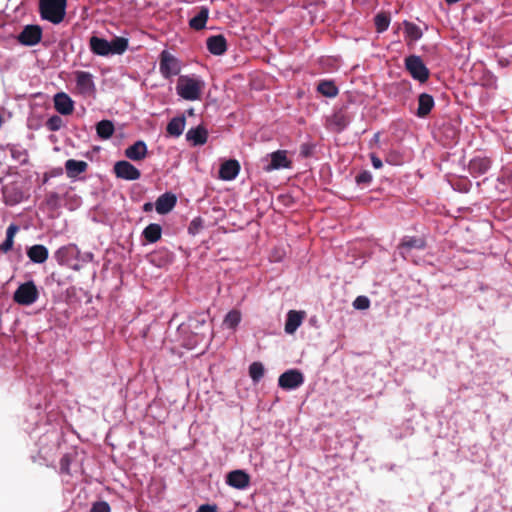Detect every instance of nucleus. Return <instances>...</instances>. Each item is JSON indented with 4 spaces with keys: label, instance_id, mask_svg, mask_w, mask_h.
Masks as SVG:
<instances>
[{
    "label": "nucleus",
    "instance_id": "nucleus-22",
    "mask_svg": "<svg viewBox=\"0 0 512 512\" xmlns=\"http://www.w3.org/2000/svg\"><path fill=\"white\" fill-rule=\"evenodd\" d=\"M147 146L144 141H136L125 150V156L133 161H140L146 157Z\"/></svg>",
    "mask_w": 512,
    "mask_h": 512
},
{
    "label": "nucleus",
    "instance_id": "nucleus-32",
    "mask_svg": "<svg viewBox=\"0 0 512 512\" xmlns=\"http://www.w3.org/2000/svg\"><path fill=\"white\" fill-rule=\"evenodd\" d=\"M13 159L18 161L20 164L28 163L29 157L27 150L18 145H13L9 148Z\"/></svg>",
    "mask_w": 512,
    "mask_h": 512
},
{
    "label": "nucleus",
    "instance_id": "nucleus-51",
    "mask_svg": "<svg viewBox=\"0 0 512 512\" xmlns=\"http://www.w3.org/2000/svg\"><path fill=\"white\" fill-rule=\"evenodd\" d=\"M192 226L197 227L196 220H193V221L191 222V225H190V227H189V230H190V231L192 230Z\"/></svg>",
    "mask_w": 512,
    "mask_h": 512
},
{
    "label": "nucleus",
    "instance_id": "nucleus-46",
    "mask_svg": "<svg viewBox=\"0 0 512 512\" xmlns=\"http://www.w3.org/2000/svg\"><path fill=\"white\" fill-rule=\"evenodd\" d=\"M196 512H217V507L215 505L203 504Z\"/></svg>",
    "mask_w": 512,
    "mask_h": 512
},
{
    "label": "nucleus",
    "instance_id": "nucleus-5",
    "mask_svg": "<svg viewBox=\"0 0 512 512\" xmlns=\"http://www.w3.org/2000/svg\"><path fill=\"white\" fill-rule=\"evenodd\" d=\"M405 67L412 78L418 80L420 83H425L429 79L430 71L420 56L410 55L406 57Z\"/></svg>",
    "mask_w": 512,
    "mask_h": 512
},
{
    "label": "nucleus",
    "instance_id": "nucleus-49",
    "mask_svg": "<svg viewBox=\"0 0 512 512\" xmlns=\"http://www.w3.org/2000/svg\"><path fill=\"white\" fill-rule=\"evenodd\" d=\"M459 1H460V0H445V2H446L447 4H450V5H451V4H455V3L459 2Z\"/></svg>",
    "mask_w": 512,
    "mask_h": 512
},
{
    "label": "nucleus",
    "instance_id": "nucleus-15",
    "mask_svg": "<svg viewBox=\"0 0 512 512\" xmlns=\"http://www.w3.org/2000/svg\"><path fill=\"white\" fill-rule=\"evenodd\" d=\"M54 107L62 115H70L74 110L73 100L64 92L54 96Z\"/></svg>",
    "mask_w": 512,
    "mask_h": 512
},
{
    "label": "nucleus",
    "instance_id": "nucleus-25",
    "mask_svg": "<svg viewBox=\"0 0 512 512\" xmlns=\"http://www.w3.org/2000/svg\"><path fill=\"white\" fill-rule=\"evenodd\" d=\"M491 166V161L487 157H475L469 162V171L472 174H485Z\"/></svg>",
    "mask_w": 512,
    "mask_h": 512
},
{
    "label": "nucleus",
    "instance_id": "nucleus-31",
    "mask_svg": "<svg viewBox=\"0 0 512 512\" xmlns=\"http://www.w3.org/2000/svg\"><path fill=\"white\" fill-rule=\"evenodd\" d=\"M114 124L110 120H102L96 125L97 135L101 139H109L114 133Z\"/></svg>",
    "mask_w": 512,
    "mask_h": 512
},
{
    "label": "nucleus",
    "instance_id": "nucleus-10",
    "mask_svg": "<svg viewBox=\"0 0 512 512\" xmlns=\"http://www.w3.org/2000/svg\"><path fill=\"white\" fill-rule=\"evenodd\" d=\"M114 173L117 178L124 180H138L141 177L139 169H137L130 162L122 160L118 161L114 165Z\"/></svg>",
    "mask_w": 512,
    "mask_h": 512
},
{
    "label": "nucleus",
    "instance_id": "nucleus-23",
    "mask_svg": "<svg viewBox=\"0 0 512 512\" xmlns=\"http://www.w3.org/2000/svg\"><path fill=\"white\" fill-rule=\"evenodd\" d=\"M304 318V312L290 310L287 314L285 323V331L288 334H293L301 325Z\"/></svg>",
    "mask_w": 512,
    "mask_h": 512
},
{
    "label": "nucleus",
    "instance_id": "nucleus-28",
    "mask_svg": "<svg viewBox=\"0 0 512 512\" xmlns=\"http://www.w3.org/2000/svg\"><path fill=\"white\" fill-rule=\"evenodd\" d=\"M142 235L147 242L156 243L161 239L162 227L157 223H151L143 230Z\"/></svg>",
    "mask_w": 512,
    "mask_h": 512
},
{
    "label": "nucleus",
    "instance_id": "nucleus-8",
    "mask_svg": "<svg viewBox=\"0 0 512 512\" xmlns=\"http://www.w3.org/2000/svg\"><path fill=\"white\" fill-rule=\"evenodd\" d=\"M304 382L303 374L297 369H290L279 376L278 385L285 390L296 389Z\"/></svg>",
    "mask_w": 512,
    "mask_h": 512
},
{
    "label": "nucleus",
    "instance_id": "nucleus-26",
    "mask_svg": "<svg viewBox=\"0 0 512 512\" xmlns=\"http://www.w3.org/2000/svg\"><path fill=\"white\" fill-rule=\"evenodd\" d=\"M209 16V9L207 7H201L199 12L190 19L189 26L194 30H202L206 26V22Z\"/></svg>",
    "mask_w": 512,
    "mask_h": 512
},
{
    "label": "nucleus",
    "instance_id": "nucleus-39",
    "mask_svg": "<svg viewBox=\"0 0 512 512\" xmlns=\"http://www.w3.org/2000/svg\"><path fill=\"white\" fill-rule=\"evenodd\" d=\"M72 249L73 248L71 246H63L56 251L55 257L60 265H63L67 262V257L72 251Z\"/></svg>",
    "mask_w": 512,
    "mask_h": 512
},
{
    "label": "nucleus",
    "instance_id": "nucleus-30",
    "mask_svg": "<svg viewBox=\"0 0 512 512\" xmlns=\"http://www.w3.org/2000/svg\"><path fill=\"white\" fill-rule=\"evenodd\" d=\"M19 231V227L16 224H10L6 230V239L0 244V251L2 253L9 252L14 244V237Z\"/></svg>",
    "mask_w": 512,
    "mask_h": 512
},
{
    "label": "nucleus",
    "instance_id": "nucleus-21",
    "mask_svg": "<svg viewBox=\"0 0 512 512\" xmlns=\"http://www.w3.org/2000/svg\"><path fill=\"white\" fill-rule=\"evenodd\" d=\"M2 191L5 203L8 205L18 204L24 198L23 192L15 184L4 186Z\"/></svg>",
    "mask_w": 512,
    "mask_h": 512
},
{
    "label": "nucleus",
    "instance_id": "nucleus-3",
    "mask_svg": "<svg viewBox=\"0 0 512 512\" xmlns=\"http://www.w3.org/2000/svg\"><path fill=\"white\" fill-rule=\"evenodd\" d=\"M204 86L205 83L203 80L188 75H182L178 78L176 91L183 99L195 101L200 99Z\"/></svg>",
    "mask_w": 512,
    "mask_h": 512
},
{
    "label": "nucleus",
    "instance_id": "nucleus-4",
    "mask_svg": "<svg viewBox=\"0 0 512 512\" xmlns=\"http://www.w3.org/2000/svg\"><path fill=\"white\" fill-rule=\"evenodd\" d=\"M38 297V288L32 280L20 284L13 294L14 302L23 306L32 305L37 301Z\"/></svg>",
    "mask_w": 512,
    "mask_h": 512
},
{
    "label": "nucleus",
    "instance_id": "nucleus-1",
    "mask_svg": "<svg viewBox=\"0 0 512 512\" xmlns=\"http://www.w3.org/2000/svg\"><path fill=\"white\" fill-rule=\"evenodd\" d=\"M89 47L92 53L98 56L121 55L128 48V39L116 37L111 42L98 36H92L89 40Z\"/></svg>",
    "mask_w": 512,
    "mask_h": 512
},
{
    "label": "nucleus",
    "instance_id": "nucleus-29",
    "mask_svg": "<svg viewBox=\"0 0 512 512\" xmlns=\"http://www.w3.org/2000/svg\"><path fill=\"white\" fill-rule=\"evenodd\" d=\"M317 91L328 98H334L339 93L337 86L331 80L320 81L317 85Z\"/></svg>",
    "mask_w": 512,
    "mask_h": 512
},
{
    "label": "nucleus",
    "instance_id": "nucleus-36",
    "mask_svg": "<svg viewBox=\"0 0 512 512\" xmlns=\"http://www.w3.org/2000/svg\"><path fill=\"white\" fill-rule=\"evenodd\" d=\"M405 34L409 39L413 41H416L422 37L421 29L416 24L410 22L405 23Z\"/></svg>",
    "mask_w": 512,
    "mask_h": 512
},
{
    "label": "nucleus",
    "instance_id": "nucleus-27",
    "mask_svg": "<svg viewBox=\"0 0 512 512\" xmlns=\"http://www.w3.org/2000/svg\"><path fill=\"white\" fill-rule=\"evenodd\" d=\"M185 124L186 119L183 115L179 117H174L169 121L166 127V131L171 136L179 137L184 131Z\"/></svg>",
    "mask_w": 512,
    "mask_h": 512
},
{
    "label": "nucleus",
    "instance_id": "nucleus-37",
    "mask_svg": "<svg viewBox=\"0 0 512 512\" xmlns=\"http://www.w3.org/2000/svg\"><path fill=\"white\" fill-rule=\"evenodd\" d=\"M332 124L335 125L337 131L340 132L347 127L349 119L344 113L338 112L333 115Z\"/></svg>",
    "mask_w": 512,
    "mask_h": 512
},
{
    "label": "nucleus",
    "instance_id": "nucleus-9",
    "mask_svg": "<svg viewBox=\"0 0 512 512\" xmlns=\"http://www.w3.org/2000/svg\"><path fill=\"white\" fill-rule=\"evenodd\" d=\"M18 41L25 46H34L42 39V28L39 25H27L17 37Z\"/></svg>",
    "mask_w": 512,
    "mask_h": 512
},
{
    "label": "nucleus",
    "instance_id": "nucleus-18",
    "mask_svg": "<svg viewBox=\"0 0 512 512\" xmlns=\"http://www.w3.org/2000/svg\"><path fill=\"white\" fill-rule=\"evenodd\" d=\"M435 105L434 98L427 93H421L418 96V108L416 115L419 118H425L428 116Z\"/></svg>",
    "mask_w": 512,
    "mask_h": 512
},
{
    "label": "nucleus",
    "instance_id": "nucleus-19",
    "mask_svg": "<svg viewBox=\"0 0 512 512\" xmlns=\"http://www.w3.org/2000/svg\"><path fill=\"white\" fill-rule=\"evenodd\" d=\"M177 198L172 193H165L158 197L155 203L156 211L159 214H167L176 205Z\"/></svg>",
    "mask_w": 512,
    "mask_h": 512
},
{
    "label": "nucleus",
    "instance_id": "nucleus-12",
    "mask_svg": "<svg viewBox=\"0 0 512 512\" xmlns=\"http://www.w3.org/2000/svg\"><path fill=\"white\" fill-rule=\"evenodd\" d=\"M271 161L264 167L266 172L278 170L281 168H289L291 161L287 158V152L285 150H277L270 154Z\"/></svg>",
    "mask_w": 512,
    "mask_h": 512
},
{
    "label": "nucleus",
    "instance_id": "nucleus-42",
    "mask_svg": "<svg viewBox=\"0 0 512 512\" xmlns=\"http://www.w3.org/2000/svg\"><path fill=\"white\" fill-rule=\"evenodd\" d=\"M353 306L355 309H358V310L368 309L370 306V300L366 296H358L354 300Z\"/></svg>",
    "mask_w": 512,
    "mask_h": 512
},
{
    "label": "nucleus",
    "instance_id": "nucleus-38",
    "mask_svg": "<svg viewBox=\"0 0 512 512\" xmlns=\"http://www.w3.org/2000/svg\"><path fill=\"white\" fill-rule=\"evenodd\" d=\"M62 126H63V120L58 115L51 116L46 122V127L48 128L49 131H52V132L60 130L62 128Z\"/></svg>",
    "mask_w": 512,
    "mask_h": 512
},
{
    "label": "nucleus",
    "instance_id": "nucleus-2",
    "mask_svg": "<svg viewBox=\"0 0 512 512\" xmlns=\"http://www.w3.org/2000/svg\"><path fill=\"white\" fill-rule=\"evenodd\" d=\"M67 0H39V14L43 20L60 24L66 15Z\"/></svg>",
    "mask_w": 512,
    "mask_h": 512
},
{
    "label": "nucleus",
    "instance_id": "nucleus-44",
    "mask_svg": "<svg viewBox=\"0 0 512 512\" xmlns=\"http://www.w3.org/2000/svg\"><path fill=\"white\" fill-rule=\"evenodd\" d=\"M70 458L68 455H64L60 459V470L63 473L69 474Z\"/></svg>",
    "mask_w": 512,
    "mask_h": 512
},
{
    "label": "nucleus",
    "instance_id": "nucleus-7",
    "mask_svg": "<svg viewBox=\"0 0 512 512\" xmlns=\"http://www.w3.org/2000/svg\"><path fill=\"white\" fill-rule=\"evenodd\" d=\"M427 246L424 237L404 236L397 246V250L401 257L406 259L412 249L423 250Z\"/></svg>",
    "mask_w": 512,
    "mask_h": 512
},
{
    "label": "nucleus",
    "instance_id": "nucleus-24",
    "mask_svg": "<svg viewBox=\"0 0 512 512\" xmlns=\"http://www.w3.org/2000/svg\"><path fill=\"white\" fill-rule=\"evenodd\" d=\"M186 138L194 146L204 145L207 142L208 132L203 126H198L188 130Z\"/></svg>",
    "mask_w": 512,
    "mask_h": 512
},
{
    "label": "nucleus",
    "instance_id": "nucleus-17",
    "mask_svg": "<svg viewBox=\"0 0 512 512\" xmlns=\"http://www.w3.org/2000/svg\"><path fill=\"white\" fill-rule=\"evenodd\" d=\"M26 254L30 261L36 264H42L47 261L49 257V251L47 247L42 244H35L29 247Z\"/></svg>",
    "mask_w": 512,
    "mask_h": 512
},
{
    "label": "nucleus",
    "instance_id": "nucleus-20",
    "mask_svg": "<svg viewBox=\"0 0 512 512\" xmlns=\"http://www.w3.org/2000/svg\"><path fill=\"white\" fill-rule=\"evenodd\" d=\"M88 169V163L81 160L68 159L65 162V170L68 178H76L78 175L85 173Z\"/></svg>",
    "mask_w": 512,
    "mask_h": 512
},
{
    "label": "nucleus",
    "instance_id": "nucleus-11",
    "mask_svg": "<svg viewBox=\"0 0 512 512\" xmlns=\"http://www.w3.org/2000/svg\"><path fill=\"white\" fill-rule=\"evenodd\" d=\"M76 87L83 95H91L95 92V84L92 74L86 71L75 72Z\"/></svg>",
    "mask_w": 512,
    "mask_h": 512
},
{
    "label": "nucleus",
    "instance_id": "nucleus-41",
    "mask_svg": "<svg viewBox=\"0 0 512 512\" xmlns=\"http://www.w3.org/2000/svg\"><path fill=\"white\" fill-rule=\"evenodd\" d=\"M45 202L47 206H49L52 209H55L59 206L60 196L57 192H49L46 195Z\"/></svg>",
    "mask_w": 512,
    "mask_h": 512
},
{
    "label": "nucleus",
    "instance_id": "nucleus-48",
    "mask_svg": "<svg viewBox=\"0 0 512 512\" xmlns=\"http://www.w3.org/2000/svg\"><path fill=\"white\" fill-rule=\"evenodd\" d=\"M151 209H152V204L151 203L144 204V210L145 211H150Z\"/></svg>",
    "mask_w": 512,
    "mask_h": 512
},
{
    "label": "nucleus",
    "instance_id": "nucleus-40",
    "mask_svg": "<svg viewBox=\"0 0 512 512\" xmlns=\"http://www.w3.org/2000/svg\"><path fill=\"white\" fill-rule=\"evenodd\" d=\"M372 179V174L367 170L360 172L355 177V181L358 185H369L372 182Z\"/></svg>",
    "mask_w": 512,
    "mask_h": 512
},
{
    "label": "nucleus",
    "instance_id": "nucleus-45",
    "mask_svg": "<svg viewBox=\"0 0 512 512\" xmlns=\"http://www.w3.org/2000/svg\"><path fill=\"white\" fill-rule=\"evenodd\" d=\"M370 159H371L372 166L375 169L382 168V166H383L382 160L378 156H376V154L371 153L370 154Z\"/></svg>",
    "mask_w": 512,
    "mask_h": 512
},
{
    "label": "nucleus",
    "instance_id": "nucleus-6",
    "mask_svg": "<svg viewBox=\"0 0 512 512\" xmlns=\"http://www.w3.org/2000/svg\"><path fill=\"white\" fill-rule=\"evenodd\" d=\"M159 70L165 79H170L180 73L181 65L176 57L167 50H163L160 54Z\"/></svg>",
    "mask_w": 512,
    "mask_h": 512
},
{
    "label": "nucleus",
    "instance_id": "nucleus-16",
    "mask_svg": "<svg viewBox=\"0 0 512 512\" xmlns=\"http://www.w3.org/2000/svg\"><path fill=\"white\" fill-rule=\"evenodd\" d=\"M208 51L216 56L223 55L227 50L226 38L219 34L210 36L206 41Z\"/></svg>",
    "mask_w": 512,
    "mask_h": 512
},
{
    "label": "nucleus",
    "instance_id": "nucleus-52",
    "mask_svg": "<svg viewBox=\"0 0 512 512\" xmlns=\"http://www.w3.org/2000/svg\"><path fill=\"white\" fill-rule=\"evenodd\" d=\"M55 174L56 175H61L62 174V168H59L57 171H55Z\"/></svg>",
    "mask_w": 512,
    "mask_h": 512
},
{
    "label": "nucleus",
    "instance_id": "nucleus-13",
    "mask_svg": "<svg viewBox=\"0 0 512 512\" xmlns=\"http://www.w3.org/2000/svg\"><path fill=\"white\" fill-rule=\"evenodd\" d=\"M226 483L236 489H245L249 486L250 476L243 470H234L227 474Z\"/></svg>",
    "mask_w": 512,
    "mask_h": 512
},
{
    "label": "nucleus",
    "instance_id": "nucleus-50",
    "mask_svg": "<svg viewBox=\"0 0 512 512\" xmlns=\"http://www.w3.org/2000/svg\"><path fill=\"white\" fill-rule=\"evenodd\" d=\"M192 226L197 227L196 220H193V221L191 222V225H190V227H189V230H190V231L192 230Z\"/></svg>",
    "mask_w": 512,
    "mask_h": 512
},
{
    "label": "nucleus",
    "instance_id": "nucleus-43",
    "mask_svg": "<svg viewBox=\"0 0 512 512\" xmlns=\"http://www.w3.org/2000/svg\"><path fill=\"white\" fill-rule=\"evenodd\" d=\"M90 512H111V508L107 502L97 501L92 504Z\"/></svg>",
    "mask_w": 512,
    "mask_h": 512
},
{
    "label": "nucleus",
    "instance_id": "nucleus-34",
    "mask_svg": "<svg viewBox=\"0 0 512 512\" xmlns=\"http://www.w3.org/2000/svg\"><path fill=\"white\" fill-rule=\"evenodd\" d=\"M264 366L261 362H253L249 366V376L253 380V382H259L264 376Z\"/></svg>",
    "mask_w": 512,
    "mask_h": 512
},
{
    "label": "nucleus",
    "instance_id": "nucleus-14",
    "mask_svg": "<svg viewBox=\"0 0 512 512\" xmlns=\"http://www.w3.org/2000/svg\"><path fill=\"white\" fill-rule=\"evenodd\" d=\"M239 172V162L235 159H229L221 164L219 169V178L225 181H231L237 177Z\"/></svg>",
    "mask_w": 512,
    "mask_h": 512
},
{
    "label": "nucleus",
    "instance_id": "nucleus-35",
    "mask_svg": "<svg viewBox=\"0 0 512 512\" xmlns=\"http://www.w3.org/2000/svg\"><path fill=\"white\" fill-rule=\"evenodd\" d=\"M241 321V313L238 310H231L225 316L224 324L230 329H234Z\"/></svg>",
    "mask_w": 512,
    "mask_h": 512
},
{
    "label": "nucleus",
    "instance_id": "nucleus-47",
    "mask_svg": "<svg viewBox=\"0 0 512 512\" xmlns=\"http://www.w3.org/2000/svg\"><path fill=\"white\" fill-rule=\"evenodd\" d=\"M310 149H311V148H310V146H309V145H307V144H303V145L301 146V150H300L301 155H303L304 157H308V156H310Z\"/></svg>",
    "mask_w": 512,
    "mask_h": 512
},
{
    "label": "nucleus",
    "instance_id": "nucleus-33",
    "mask_svg": "<svg viewBox=\"0 0 512 512\" xmlns=\"http://www.w3.org/2000/svg\"><path fill=\"white\" fill-rule=\"evenodd\" d=\"M390 20L391 19H390L389 14L384 13V12L378 13L374 19L377 32L382 33L384 31H386L389 27Z\"/></svg>",
    "mask_w": 512,
    "mask_h": 512
}]
</instances>
